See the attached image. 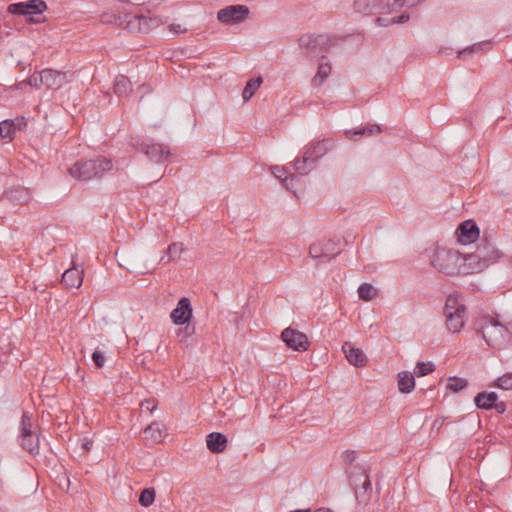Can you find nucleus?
Masks as SVG:
<instances>
[{
  "label": "nucleus",
  "mask_w": 512,
  "mask_h": 512,
  "mask_svg": "<svg viewBox=\"0 0 512 512\" xmlns=\"http://www.w3.org/2000/svg\"><path fill=\"white\" fill-rule=\"evenodd\" d=\"M334 142L331 139H323L304 147L302 158H297L294 163L295 170L300 175H306L315 168L316 161L332 150Z\"/></svg>",
  "instance_id": "7ed1b4c3"
},
{
  "label": "nucleus",
  "mask_w": 512,
  "mask_h": 512,
  "mask_svg": "<svg viewBox=\"0 0 512 512\" xmlns=\"http://www.w3.org/2000/svg\"><path fill=\"white\" fill-rule=\"evenodd\" d=\"M347 472L358 504L366 506L370 502L372 492V484L366 469L361 466H351Z\"/></svg>",
  "instance_id": "39448f33"
},
{
  "label": "nucleus",
  "mask_w": 512,
  "mask_h": 512,
  "mask_svg": "<svg viewBox=\"0 0 512 512\" xmlns=\"http://www.w3.org/2000/svg\"><path fill=\"white\" fill-rule=\"evenodd\" d=\"M461 253L454 249L437 248L431 256V265L440 273L460 275Z\"/></svg>",
  "instance_id": "423d86ee"
},
{
  "label": "nucleus",
  "mask_w": 512,
  "mask_h": 512,
  "mask_svg": "<svg viewBox=\"0 0 512 512\" xmlns=\"http://www.w3.org/2000/svg\"><path fill=\"white\" fill-rule=\"evenodd\" d=\"M331 73V64L327 60V58L322 55L321 60L318 65V70L316 75L312 78V85L314 87L321 86L325 80L328 78V76Z\"/></svg>",
  "instance_id": "b1692460"
},
{
  "label": "nucleus",
  "mask_w": 512,
  "mask_h": 512,
  "mask_svg": "<svg viewBox=\"0 0 512 512\" xmlns=\"http://www.w3.org/2000/svg\"><path fill=\"white\" fill-rule=\"evenodd\" d=\"M155 500V490L153 488L144 489L139 496V503L144 506H150Z\"/></svg>",
  "instance_id": "e433bc0d"
},
{
  "label": "nucleus",
  "mask_w": 512,
  "mask_h": 512,
  "mask_svg": "<svg viewBox=\"0 0 512 512\" xmlns=\"http://www.w3.org/2000/svg\"><path fill=\"white\" fill-rule=\"evenodd\" d=\"M124 261L126 264L121 263L120 265L131 273L144 274L148 272V269L145 266H140L134 259H127Z\"/></svg>",
  "instance_id": "4c0bfd02"
},
{
  "label": "nucleus",
  "mask_w": 512,
  "mask_h": 512,
  "mask_svg": "<svg viewBox=\"0 0 512 512\" xmlns=\"http://www.w3.org/2000/svg\"><path fill=\"white\" fill-rule=\"evenodd\" d=\"M140 406L143 411L152 413L157 409V402L154 399H145Z\"/></svg>",
  "instance_id": "37998d69"
},
{
  "label": "nucleus",
  "mask_w": 512,
  "mask_h": 512,
  "mask_svg": "<svg viewBox=\"0 0 512 512\" xmlns=\"http://www.w3.org/2000/svg\"><path fill=\"white\" fill-rule=\"evenodd\" d=\"M144 433L147 438L155 442H161L166 436V428L162 422L154 421L145 428Z\"/></svg>",
  "instance_id": "393cba45"
},
{
  "label": "nucleus",
  "mask_w": 512,
  "mask_h": 512,
  "mask_svg": "<svg viewBox=\"0 0 512 512\" xmlns=\"http://www.w3.org/2000/svg\"><path fill=\"white\" fill-rule=\"evenodd\" d=\"M281 338L288 348H291L295 351H306L309 347L307 336L304 333L290 327L282 331Z\"/></svg>",
  "instance_id": "2eb2a0df"
},
{
  "label": "nucleus",
  "mask_w": 512,
  "mask_h": 512,
  "mask_svg": "<svg viewBox=\"0 0 512 512\" xmlns=\"http://www.w3.org/2000/svg\"><path fill=\"white\" fill-rule=\"evenodd\" d=\"M227 437L220 432H212L206 437V445L210 452L221 453L227 447Z\"/></svg>",
  "instance_id": "5701e85b"
},
{
  "label": "nucleus",
  "mask_w": 512,
  "mask_h": 512,
  "mask_svg": "<svg viewBox=\"0 0 512 512\" xmlns=\"http://www.w3.org/2000/svg\"><path fill=\"white\" fill-rule=\"evenodd\" d=\"M262 83V78L261 77H258L256 79L252 78L250 79L243 92H242V97L245 101L249 100L255 93V91L260 87Z\"/></svg>",
  "instance_id": "72a5a7b5"
},
{
  "label": "nucleus",
  "mask_w": 512,
  "mask_h": 512,
  "mask_svg": "<svg viewBox=\"0 0 512 512\" xmlns=\"http://www.w3.org/2000/svg\"><path fill=\"white\" fill-rule=\"evenodd\" d=\"M131 81L124 75L115 78L113 90L118 96L127 95L131 91Z\"/></svg>",
  "instance_id": "7c9ffc66"
},
{
  "label": "nucleus",
  "mask_w": 512,
  "mask_h": 512,
  "mask_svg": "<svg viewBox=\"0 0 512 512\" xmlns=\"http://www.w3.org/2000/svg\"><path fill=\"white\" fill-rule=\"evenodd\" d=\"M358 296L361 300L370 301L377 295L375 287L370 283H362L358 287Z\"/></svg>",
  "instance_id": "2f4dec72"
},
{
  "label": "nucleus",
  "mask_w": 512,
  "mask_h": 512,
  "mask_svg": "<svg viewBox=\"0 0 512 512\" xmlns=\"http://www.w3.org/2000/svg\"><path fill=\"white\" fill-rule=\"evenodd\" d=\"M410 16L407 13H403L402 15L398 17L391 18L387 23L385 22L386 19H383L381 17H378L376 19V22L380 25L387 26L388 24H395V23H405L409 20Z\"/></svg>",
  "instance_id": "79ce46f5"
},
{
  "label": "nucleus",
  "mask_w": 512,
  "mask_h": 512,
  "mask_svg": "<svg viewBox=\"0 0 512 512\" xmlns=\"http://www.w3.org/2000/svg\"><path fill=\"white\" fill-rule=\"evenodd\" d=\"M133 147L139 152L145 154L151 161L162 163L170 156V148L160 143H147L136 140L132 142Z\"/></svg>",
  "instance_id": "9d476101"
},
{
  "label": "nucleus",
  "mask_w": 512,
  "mask_h": 512,
  "mask_svg": "<svg viewBox=\"0 0 512 512\" xmlns=\"http://www.w3.org/2000/svg\"><path fill=\"white\" fill-rule=\"evenodd\" d=\"M474 254L477 255V259H479L486 268L503 255L496 247L487 241L478 244Z\"/></svg>",
  "instance_id": "dca6fc26"
},
{
  "label": "nucleus",
  "mask_w": 512,
  "mask_h": 512,
  "mask_svg": "<svg viewBox=\"0 0 512 512\" xmlns=\"http://www.w3.org/2000/svg\"><path fill=\"white\" fill-rule=\"evenodd\" d=\"M16 131L15 123L6 119L0 122V136L4 139L12 140Z\"/></svg>",
  "instance_id": "473e14b6"
},
{
  "label": "nucleus",
  "mask_w": 512,
  "mask_h": 512,
  "mask_svg": "<svg viewBox=\"0 0 512 512\" xmlns=\"http://www.w3.org/2000/svg\"><path fill=\"white\" fill-rule=\"evenodd\" d=\"M5 197L15 205L27 204L31 199L30 192L22 187L11 189L10 191L6 192Z\"/></svg>",
  "instance_id": "a878e982"
},
{
  "label": "nucleus",
  "mask_w": 512,
  "mask_h": 512,
  "mask_svg": "<svg viewBox=\"0 0 512 512\" xmlns=\"http://www.w3.org/2000/svg\"><path fill=\"white\" fill-rule=\"evenodd\" d=\"M39 77H41V72L39 73H33L29 78H28V84L31 85V86H34V87H37L39 88L41 85H43V82H39Z\"/></svg>",
  "instance_id": "49530a36"
},
{
  "label": "nucleus",
  "mask_w": 512,
  "mask_h": 512,
  "mask_svg": "<svg viewBox=\"0 0 512 512\" xmlns=\"http://www.w3.org/2000/svg\"><path fill=\"white\" fill-rule=\"evenodd\" d=\"M170 31L176 34L184 33L187 31L185 27H182L180 24H172L170 26Z\"/></svg>",
  "instance_id": "3c124183"
},
{
  "label": "nucleus",
  "mask_w": 512,
  "mask_h": 512,
  "mask_svg": "<svg viewBox=\"0 0 512 512\" xmlns=\"http://www.w3.org/2000/svg\"><path fill=\"white\" fill-rule=\"evenodd\" d=\"M46 9L47 4L43 0H28L9 4L7 12L12 15L34 16L42 14Z\"/></svg>",
  "instance_id": "ddd939ff"
},
{
  "label": "nucleus",
  "mask_w": 512,
  "mask_h": 512,
  "mask_svg": "<svg viewBox=\"0 0 512 512\" xmlns=\"http://www.w3.org/2000/svg\"><path fill=\"white\" fill-rule=\"evenodd\" d=\"M103 22L115 23L130 32H148L151 28L158 26L157 18H147L144 15L114 16L113 20L103 18Z\"/></svg>",
  "instance_id": "6e6552de"
},
{
  "label": "nucleus",
  "mask_w": 512,
  "mask_h": 512,
  "mask_svg": "<svg viewBox=\"0 0 512 512\" xmlns=\"http://www.w3.org/2000/svg\"><path fill=\"white\" fill-rule=\"evenodd\" d=\"M444 315L447 328L451 332H459L464 327L467 320L466 307L459 294L448 295L444 306Z\"/></svg>",
  "instance_id": "20e7f679"
},
{
  "label": "nucleus",
  "mask_w": 512,
  "mask_h": 512,
  "mask_svg": "<svg viewBox=\"0 0 512 512\" xmlns=\"http://www.w3.org/2000/svg\"><path fill=\"white\" fill-rule=\"evenodd\" d=\"M30 20H31V22H33V23L39 22L38 20H34L33 18H31Z\"/></svg>",
  "instance_id": "4d7b16f0"
},
{
  "label": "nucleus",
  "mask_w": 512,
  "mask_h": 512,
  "mask_svg": "<svg viewBox=\"0 0 512 512\" xmlns=\"http://www.w3.org/2000/svg\"><path fill=\"white\" fill-rule=\"evenodd\" d=\"M488 45H489L488 42L475 43V44L468 46L462 50H459L457 56H458V58H465V56L467 54H472L474 52H478V51L482 50L484 46H488Z\"/></svg>",
  "instance_id": "a19ab883"
},
{
  "label": "nucleus",
  "mask_w": 512,
  "mask_h": 512,
  "mask_svg": "<svg viewBox=\"0 0 512 512\" xmlns=\"http://www.w3.org/2000/svg\"><path fill=\"white\" fill-rule=\"evenodd\" d=\"M415 388L414 374L408 371H401L398 374V389L401 393H411Z\"/></svg>",
  "instance_id": "cd10ccee"
},
{
  "label": "nucleus",
  "mask_w": 512,
  "mask_h": 512,
  "mask_svg": "<svg viewBox=\"0 0 512 512\" xmlns=\"http://www.w3.org/2000/svg\"><path fill=\"white\" fill-rule=\"evenodd\" d=\"M113 169L110 159L98 157L96 159L79 160L68 170L71 177L78 181L99 179Z\"/></svg>",
  "instance_id": "f03ea898"
},
{
  "label": "nucleus",
  "mask_w": 512,
  "mask_h": 512,
  "mask_svg": "<svg viewBox=\"0 0 512 512\" xmlns=\"http://www.w3.org/2000/svg\"><path fill=\"white\" fill-rule=\"evenodd\" d=\"M312 512H333L331 509L329 508H326V507H321V508H318Z\"/></svg>",
  "instance_id": "5fc2aeb1"
},
{
  "label": "nucleus",
  "mask_w": 512,
  "mask_h": 512,
  "mask_svg": "<svg viewBox=\"0 0 512 512\" xmlns=\"http://www.w3.org/2000/svg\"><path fill=\"white\" fill-rule=\"evenodd\" d=\"M195 333V327L190 325L189 322L182 328L177 330L176 336L179 342H185Z\"/></svg>",
  "instance_id": "58836bf2"
},
{
  "label": "nucleus",
  "mask_w": 512,
  "mask_h": 512,
  "mask_svg": "<svg viewBox=\"0 0 512 512\" xmlns=\"http://www.w3.org/2000/svg\"><path fill=\"white\" fill-rule=\"evenodd\" d=\"M474 325L488 346L503 349L510 343L511 333L498 317L483 316L478 318Z\"/></svg>",
  "instance_id": "f257e3e1"
},
{
  "label": "nucleus",
  "mask_w": 512,
  "mask_h": 512,
  "mask_svg": "<svg viewBox=\"0 0 512 512\" xmlns=\"http://www.w3.org/2000/svg\"><path fill=\"white\" fill-rule=\"evenodd\" d=\"M73 73L71 72H61L53 69H44L41 71V77H39V82H43L49 89H58L62 87L65 83L71 81L73 77Z\"/></svg>",
  "instance_id": "4468645a"
},
{
  "label": "nucleus",
  "mask_w": 512,
  "mask_h": 512,
  "mask_svg": "<svg viewBox=\"0 0 512 512\" xmlns=\"http://www.w3.org/2000/svg\"><path fill=\"white\" fill-rule=\"evenodd\" d=\"M250 10L245 5H230L217 12V20L222 24H239L245 21Z\"/></svg>",
  "instance_id": "f8f14e48"
},
{
  "label": "nucleus",
  "mask_w": 512,
  "mask_h": 512,
  "mask_svg": "<svg viewBox=\"0 0 512 512\" xmlns=\"http://www.w3.org/2000/svg\"><path fill=\"white\" fill-rule=\"evenodd\" d=\"M299 46L307 57L314 58L329 50L331 40L324 34L303 35L299 38Z\"/></svg>",
  "instance_id": "1a4fd4ad"
},
{
  "label": "nucleus",
  "mask_w": 512,
  "mask_h": 512,
  "mask_svg": "<svg viewBox=\"0 0 512 512\" xmlns=\"http://www.w3.org/2000/svg\"><path fill=\"white\" fill-rule=\"evenodd\" d=\"M498 399L495 392H480L475 398L474 402L477 408L482 410H490L493 408L494 402Z\"/></svg>",
  "instance_id": "bb28decb"
},
{
  "label": "nucleus",
  "mask_w": 512,
  "mask_h": 512,
  "mask_svg": "<svg viewBox=\"0 0 512 512\" xmlns=\"http://www.w3.org/2000/svg\"><path fill=\"white\" fill-rule=\"evenodd\" d=\"M435 370V365L432 362H418L415 367L414 375L417 377L426 376Z\"/></svg>",
  "instance_id": "c9c22d12"
},
{
  "label": "nucleus",
  "mask_w": 512,
  "mask_h": 512,
  "mask_svg": "<svg viewBox=\"0 0 512 512\" xmlns=\"http://www.w3.org/2000/svg\"><path fill=\"white\" fill-rule=\"evenodd\" d=\"M493 408L497 411V413L499 414H503L505 411H506V403L501 401V402H494V405H493Z\"/></svg>",
  "instance_id": "8fccbe9b"
},
{
  "label": "nucleus",
  "mask_w": 512,
  "mask_h": 512,
  "mask_svg": "<svg viewBox=\"0 0 512 512\" xmlns=\"http://www.w3.org/2000/svg\"><path fill=\"white\" fill-rule=\"evenodd\" d=\"M468 385V381L465 378L451 376L447 381V388L453 392H458L464 389Z\"/></svg>",
  "instance_id": "f704fd0d"
},
{
  "label": "nucleus",
  "mask_w": 512,
  "mask_h": 512,
  "mask_svg": "<svg viewBox=\"0 0 512 512\" xmlns=\"http://www.w3.org/2000/svg\"><path fill=\"white\" fill-rule=\"evenodd\" d=\"M381 132V128L377 124H372L366 127L358 128L354 131L348 130L346 131V136L350 140H357L356 136H370L372 134H378Z\"/></svg>",
  "instance_id": "c756f323"
},
{
  "label": "nucleus",
  "mask_w": 512,
  "mask_h": 512,
  "mask_svg": "<svg viewBox=\"0 0 512 512\" xmlns=\"http://www.w3.org/2000/svg\"><path fill=\"white\" fill-rule=\"evenodd\" d=\"M290 512H312L310 509H297Z\"/></svg>",
  "instance_id": "6e6d98bb"
},
{
  "label": "nucleus",
  "mask_w": 512,
  "mask_h": 512,
  "mask_svg": "<svg viewBox=\"0 0 512 512\" xmlns=\"http://www.w3.org/2000/svg\"><path fill=\"white\" fill-rule=\"evenodd\" d=\"M486 267L484 264L477 259V255L474 252L462 255L460 261V275H468L482 272Z\"/></svg>",
  "instance_id": "6ab92c4d"
},
{
  "label": "nucleus",
  "mask_w": 512,
  "mask_h": 512,
  "mask_svg": "<svg viewBox=\"0 0 512 512\" xmlns=\"http://www.w3.org/2000/svg\"><path fill=\"white\" fill-rule=\"evenodd\" d=\"M423 0H379L377 4L373 5V9L381 13H389L396 11L404 5L414 6Z\"/></svg>",
  "instance_id": "412c9836"
},
{
  "label": "nucleus",
  "mask_w": 512,
  "mask_h": 512,
  "mask_svg": "<svg viewBox=\"0 0 512 512\" xmlns=\"http://www.w3.org/2000/svg\"><path fill=\"white\" fill-rule=\"evenodd\" d=\"M192 307L188 298L183 297L178 301L175 309L171 312V319L176 325H184L192 318Z\"/></svg>",
  "instance_id": "f3484780"
},
{
  "label": "nucleus",
  "mask_w": 512,
  "mask_h": 512,
  "mask_svg": "<svg viewBox=\"0 0 512 512\" xmlns=\"http://www.w3.org/2000/svg\"><path fill=\"white\" fill-rule=\"evenodd\" d=\"M366 0H356L355 1V7L358 11H360L362 9V2L363 4L365 3Z\"/></svg>",
  "instance_id": "864d4df0"
},
{
  "label": "nucleus",
  "mask_w": 512,
  "mask_h": 512,
  "mask_svg": "<svg viewBox=\"0 0 512 512\" xmlns=\"http://www.w3.org/2000/svg\"><path fill=\"white\" fill-rule=\"evenodd\" d=\"M337 243L331 239H321L313 243L309 248V254L314 259L327 262L340 254Z\"/></svg>",
  "instance_id": "9b49d317"
},
{
  "label": "nucleus",
  "mask_w": 512,
  "mask_h": 512,
  "mask_svg": "<svg viewBox=\"0 0 512 512\" xmlns=\"http://www.w3.org/2000/svg\"><path fill=\"white\" fill-rule=\"evenodd\" d=\"M92 445H93V442L88 440V439H85L82 443V448L85 452H88L91 450L92 448Z\"/></svg>",
  "instance_id": "603ef678"
},
{
  "label": "nucleus",
  "mask_w": 512,
  "mask_h": 512,
  "mask_svg": "<svg viewBox=\"0 0 512 512\" xmlns=\"http://www.w3.org/2000/svg\"><path fill=\"white\" fill-rule=\"evenodd\" d=\"M184 252V246L182 243L174 242L170 244L167 248L166 256L161 257L160 263L166 264L170 261H175L181 257V254Z\"/></svg>",
  "instance_id": "c85d7f7f"
},
{
  "label": "nucleus",
  "mask_w": 512,
  "mask_h": 512,
  "mask_svg": "<svg viewBox=\"0 0 512 512\" xmlns=\"http://www.w3.org/2000/svg\"><path fill=\"white\" fill-rule=\"evenodd\" d=\"M347 361L356 367H362L366 364L367 358L363 351L356 348L351 342H345L342 346Z\"/></svg>",
  "instance_id": "aec40b11"
},
{
  "label": "nucleus",
  "mask_w": 512,
  "mask_h": 512,
  "mask_svg": "<svg viewBox=\"0 0 512 512\" xmlns=\"http://www.w3.org/2000/svg\"><path fill=\"white\" fill-rule=\"evenodd\" d=\"M357 454L355 451L347 450L343 453V462L347 465H351L356 460Z\"/></svg>",
  "instance_id": "a18cd8bd"
},
{
  "label": "nucleus",
  "mask_w": 512,
  "mask_h": 512,
  "mask_svg": "<svg viewBox=\"0 0 512 512\" xmlns=\"http://www.w3.org/2000/svg\"><path fill=\"white\" fill-rule=\"evenodd\" d=\"M273 175L278 178L279 180H283L286 175V171L283 167L280 166H273L271 168Z\"/></svg>",
  "instance_id": "de8ad7c7"
},
{
  "label": "nucleus",
  "mask_w": 512,
  "mask_h": 512,
  "mask_svg": "<svg viewBox=\"0 0 512 512\" xmlns=\"http://www.w3.org/2000/svg\"><path fill=\"white\" fill-rule=\"evenodd\" d=\"M495 386L504 390L512 389V372L503 374L495 381Z\"/></svg>",
  "instance_id": "ea45409f"
},
{
  "label": "nucleus",
  "mask_w": 512,
  "mask_h": 512,
  "mask_svg": "<svg viewBox=\"0 0 512 512\" xmlns=\"http://www.w3.org/2000/svg\"><path fill=\"white\" fill-rule=\"evenodd\" d=\"M295 181V176L294 175H290V176H285L284 179L282 180V183L284 184V186L288 189V190H293L294 188V183Z\"/></svg>",
  "instance_id": "09e8293b"
},
{
  "label": "nucleus",
  "mask_w": 512,
  "mask_h": 512,
  "mask_svg": "<svg viewBox=\"0 0 512 512\" xmlns=\"http://www.w3.org/2000/svg\"><path fill=\"white\" fill-rule=\"evenodd\" d=\"M460 243L467 245L479 237V228L472 220L462 222L456 230Z\"/></svg>",
  "instance_id": "a211bd4d"
},
{
  "label": "nucleus",
  "mask_w": 512,
  "mask_h": 512,
  "mask_svg": "<svg viewBox=\"0 0 512 512\" xmlns=\"http://www.w3.org/2000/svg\"><path fill=\"white\" fill-rule=\"evenodd\" d=\"M38 426L34 423L33 415L30 412H23L19 427V441L21 447L31 455L39 453Z\"/></svg>",
  "instance_id": "0eeeda50"
},
{
  "label": "nucleus",
  "mask_w": 512,
  "mask_h": 512,
  "mask_svg": "<svg viewBox=\"0 0 512 512\" xmlns=\"http://www.w3.org/2000/svg\"><path fill=\"white\" fill-rule=\"evenodd\" d=\"M92 360L98 368H102L105 364V356L101 351L95 350L92 353Z\"/></svg>",
  "instance_id": "c03bdc74"
},
{
  "label": "nucleus",
  "mask_w": 512,
  "mask_h": 512,
  "mask_svg": "<svg viewBox=\"0 0 512 512\" xmlns=\"http://www.w3.org/2000/svg\"><path fill=\"white\" fill-rule=\"evenodd\" d=\"M67 288H79L83 282V270L76 266L67 269L61 279Z\"/></svg>",
  "instance_id": "4be33fe9"
}]
</instances>
